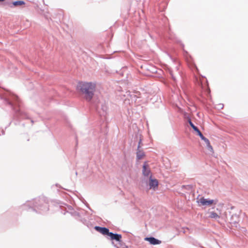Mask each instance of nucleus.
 Segmentation results:
<instances>
[{
  "instance_id": "1",
  "label": "nucleus",
  "mask_w": 248,
  "mask_h": 248,
  "mask_svg": "<svg viewBox=\"0 0 248 248\" xmlns=\"http://www.w3.org/2000/svg\"><path fill=\"white\" fill-rule=\"evenodd\" d=\"M96 88V84L94 82H79L77 86V90L84 96L86 100H91Z\"/></svg>"
},
{
  "instance_id": "2",
  "label": "nucleus",
  "mask_w": 248,
  "mask_h": 248,
  "mask_svg": "<svg viewBox=\"0 0 248 248\" xmlns=\"http://www.w3.org/2000/svg\"><path fill=\"white\" fill-rule=\"evenodd\" d=\"M217 200H208L203 197L201 198L198 202L202 205L211 206L212 204H216L217 202Z\"/></svg>"
},
{
  "instance_id": "3",
  "label": "nucleus",
  "mask_w": 248,
  "mask_h": 248,
  "mask_svg": "<svg viewBox=\"0 0 248 248\" xmlns=\"http://www.w3.org/2000/svg\"><path fill=\"white\" fill-rule=\"evenodd\" d=\"M149 185L150 188L156 190L158 187V182L156 179H153L151 176L150 177Z\"/></svg>"
},
{
  "instance_id": "4",
  "label": "nucleus",
  "mask_w": 248,
  "mask_h": 248,
  "mask_svg": "<svg viewBox=\"0 0 248 248\" xmlns=\"http://www.w3.org/2000/svg\"><path fill=\"white\" fill-rule=\"evenodd\" d=\"M94 229L96 231L102 233L103 235H107L108 236L110 232H109V230L105 227H101L99 226H95Z\"/></svg>"
},
{
  "instance_id": "5",
  "label": "nucleus",
  "mask_w": 248,
  "mask_h": 248,
  "mask_svg": "<svg viewBox=\"0 0 248 248\" xmlns=\"http://www.w3.org/2000/svg\"><path fill=\"white\" fill-rule=\"evenodd\" d=\"M186 62L189 67L191 68L194 67L196 69L197 72H198V69L195 63L194 62L193 59L190 56H187L186 57Z\"/></svg>"
},
{
  "instance_id": "6",
  "label": "nucleus",
  "mask_w": 248,
  "mask_h": 248,
  "mask_svg": "<svg viewBox=\"0 0 248 248\" xmlns=\"http://www.w3.org/2000/svg\"><path fill=\"white\" fill-rule=\"evenodd\" d=\"M142 173L144 176H148L151 173L150 169L147 162H144L143 166Z\"/></svg>"
},
{
  "instance_id": "7",
  "label": "nucleus",
  "mask_w": 248,
  "mask_h": 248,
  "mask_svg": "<svg viewBox=\"0 0 248 248\" xmlns=\"http://www.w3.org/2000/svg\"><path fill=\"white\" fill-rule=\"evenodd\" d=\"M202 140H203L205 142V144L206 145V147H207V149L211 153H214V149H213V147L211 145L210 141L208 139H207L206 138L204 137V138H203L202 139Z\"/></svg>"
},
{
  "instance_id": "8",
  "label": "nucleus",
  "mask_w": 248,
  "mask_h": 248,
  "mask_svg": "<svg viewBox=\"0 0 248 248\" xmlns=\"http://www.w3.org/2000/svg\"><path fill=\"white\" fill-rule=\"evenodd\" d=\"M145 240L149 241L152 245H157L161 243V241L154 237H147Z\"/></svg>"
},
{
  "instance_id": "9",
  "label": "nucleus",
  "mask_w": 248,
  "mask_h": 248,
  "mask_svg": "<svg viewBox=\"0 0 248 248\" xmlns=\"http://www.w3.org/2000/svg\"><path fill=\"white\" fill-rule=\"evenodd\" d=\"M108 236H110L111 240H115L117 241H120L122 238V236L121 234H114L110 232Z\"/></svg>"
},
{
  "instance_id": "10",
  "label": "nucleus",
  "mask_w": 248,
  "mask_h": 248,
  "mask_svg": "<svg viewBox=\"0 0 248 248\" xmlns=\"http://www.w3.org/2000/svg\"><path fill=\"white\" fill-rule=\"evenodd\" d=\"M145 156L144 152L140 149H137V158L138 160L143 159Z\"/></svg>"
},
{
  "instance_id": "11",
  "label": "nucleus",
  "mask_w": 248,
  "mask_h": 248,
  "mask_svg": "<svg viewBox=\"0 0 248 248\" xmlns=\"http://www.w3.org/2000/svg\"><path fill=\"white\" fill-rule=\"evenodd\" d=\"M209 217L211 218L217 219L220 218V216L214 211H212L210 212Z\"/></svg>"
},
{
  "instance_id": "12",
  "label": "nucleus",
  "mask_w": 248,
  "mask_h": 248,
  "mask_svg": "<svg viewBox=\"0 0 248 248\" xmlns=\"http://www.w3.org/2000/svg\"><path fill=\"white\" fill-rule=\"evenodd\" d=\"M197 83L199 86H202L203 80L204 79L202 77L199 76L195 78Z\"/></svg>"
},
{
  "instance_id": "13",
  "label": "nucleus",
  "mask_w": 248,
  "mask_h": 248,
  "mask_svg": "<svg viewBox=\"0 0 248 248\" xmlns=\"http://www.w3.org/2000/svg\"><path fill=\"white\" fill-rule=\"evenodd\" d=\"M24 4L25 2L22 0L16 1L13 2V4L15 6H20Z\"/></svg>"
},
{
  "instance_id": "14",
  "label": "nucleus",
  "mask_w": 248,
  "mask_h": 248,
  "mask_svg": "<svg viewBox=\"0 0 248 248\" xmlns=\"http://www.w3.org/2000/svg\"><path fill=\"white\" fill-rule=\"evenodd\" d=\"M189 124L190 125V126L192 127V128L196 131V130H198V128L196 126L194 125V124L191 122L190 120H189Z\"/></svg>"
},
{
  "instance_id": "15",
  "label": "nucleus",
  "mask_w": 248,
  "mask_h": 248,
  "mask_svg": "<svg viewBox=\"0 0 248 248\" xmlns=\"http://www.w3.org/2000/svg\"><path fill=\"white\" fill-rule=\"evenodd\" d=\"M196 132H197V134L200 137L202 140L205 137L203 136V135L202 134V133L199 130V129H198V130H196Z\"/></svg>"
},
{
  "instance_id": "16",
  "label": "nucleus",
  "mask_w": 248,
  "mask_h": 248,
  "mask_svg": "<svg viewBox=\"0 0 248 248\" xmlns=\"http://www.w3.org/2000/svg\"><path fill=\"white\" fill-rule=\"evenodd\" d=\"M141 145V140L140 139V140L139 141V145H138V149H140Z\"/></svg>"
},
{
  "instance_id": "17",
  "label": "nucleus",
  "mask_w": 248,
  "mask_h": 248,
  "mask_svg": "<svg viewBox=\"0 0 248 248\" xmlns=\"http://www.w3.org/2000/svg\"><path fill=\"white\" fill-rule=\"evenodd\" d=\"M5 0H0V2L4 1Z\"/></svg>"
}]
</instances>
